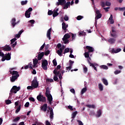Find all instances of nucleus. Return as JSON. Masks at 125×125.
Here are the masks:
<instances>
[{"instance_id": "obj_25", "label": "nucleus", "mask_w": 125, "mask_h": 125, "mask_svg": "<svg viewBox=\"0 0 125 125\" xmlns=\"http://www.w3.org/2000/svg\"><path fill=\"white\" fill-rule=\"evenodd\" d=\"M70 38H71V36H70V35H69V34H65L62 39L65 40H68V39H70Z\"/></svg>"}, {"instance_id": "obj_1", "label": "nucleus", "mask_w": 125, "mask_h": 125, "mask_svg": "<svg viewBox=\"0 0 125 125\" xmlns=\"http://www.w3.org/2000/svg\"><path fill=\"white\" fill-rule=\"evenodd\" d=\"M10 74L12 75L11 77H10V81L11 83H14L18 78H19V74L18 73V71H9Z\"/></svg>"}, {"instance_id": "obj_15", "label": "nucleus", "mask_w": 125, "mask_h": 125, "mask_svg": "<svg viewBox=\"0 0 125 125\" xmlns=\"http://www.w3.org/2000/svg\"><path fill=\"white\" fill-rule=\"evenodd\" d=\"M58 2L57 3V5H63L66 3V1L65 0H58Z\"/></svg>"}, {"instance_id": "obj_58", "label": "nucleus", "mask_w": 125, "mask_h": 125, "mask_svg": "<svg viewBox=\"0 0 125 125\" xmlns=\"http://www.w3.org/2000/svg\"><path fill=\"white\" fill-rule=\"evenodd\" d=\"M30 105V103L26 102L24 105V107H26V108H28Z\"/></svg>"}, {"instance_id": "obj_2", "label": "nucleus", "mask_w": 125, "mask_h": 125, "mask_svg": "<svg viewBox=\"0 0 125 125\" xmlns=\"http://www.w3.org/2000/svg\"><path fill=\"white\" fill-rule=\"evenodd\" d=\"M31 85L34 88H37L38 86H39V82H38L37 77H34L33 80L31 82Z\"/></svg>"}, {"instance_id": "obj_40", "label": "nucleus", "mask_w": 125, "mask_h": 125, "mask_svg": "<svg viewBox=\"0 0 125 125\" xmlns=\"http://www.w3.org/2000/svg\"><path fill=\"white\" fill-rule=\"evenodd\" d=\"M26 3H28V0H27L21 1V4L22 5H25Z\"/></svg>"}, {"instance_id": "obj_9", "label": "nucleus", "mask_w": 125, "mask_h": 125, "mask_svg": "<svg viewBox=\"0 0 125 125\" xmlns=\"http://www.w3.org/2000/svg\"><path fill=\"white\" fill-rule=\"evenodd\" d=\"M96 14L97 15L95 18V19H96V20H98V19H100V18L102 17V14L100 13V11H99V10L96 11Z\"/></svg>"}, {"instance_id": "obj_54", "label": "nucleus", "mask_w": 125, "mask_h": 125, "mask_svg": "<svg viewBox=\"0 0 125 125\" xmlns=\"http://www.w3.org/2000/svg\"><path fill=\"white\" fill-rule=\"evenodd\" d=\"M46 81L48 83H53V79H47Z\"/></svg>"}, {"instance_id": "obj_41", "label": "nucleus", "mask_w": 125, "mask_h": 125, "mask_svg": "<svg viewBox=\"0 0 125 125\" xmlns=\"http://www.w3.org/2000/svg\"><path fill=\"white\" fill-rule=\"evenodd\" d=\"M62 41H63V42H64V43L65 44H66V43H69V40H68V39H62Z\"/></svg>"}, {"instance_id": "obj_52", "label": "nucleus", "mask_w": 125, "mask_h": 125, "mask_svg": "<svg viewBox=\"0 0 125 125\" xmlns=\"http://www.w3.org/2000/svg\"><path fill=\"white\" fill-rule=\"evenodd\" d=\"M54 11L49 10L48 12V15H52L53 14Z\"/></svg>"}, {"instance_id": "obj_12", "label": "nucleus", "mask_w": 125, "mask_h": 125, "mask_svg": "<svg viewBox=\"0 0 125 125\" xmlns=\"http://www.w3.org/2000/svg\"><path fill=\"white\" fill-rule=\"evenodd\" d=\"M46 97H47V101H48L50 105H51V104H52V100L53 99L52 98V96L51 95H50L49 96Z\"/></svg>"}, {"instance_id": "obj_7", "label": "nucleus", "mask_w": 125, "mask_h": 125, "mask_svg": "<svg viewBox=\"0 0 125 125\" xmlns=\"http://www.w3.org/2000/svg\"><path fill=\"white\" fill-rule=\"evenodd\" d=\"M64 49H65V46H64V45H62V47L60 48L59 50H58L57 51V54H58L59 56H62L63 55L62 54V52H63V50H64Z\"/></svg>"}, {"instance_id": "obj_43", "label": "nucleus", "mask_w": 125, "mask_h": 125, "mask_svg": "<svg viewBox=\"0 0 125 125\" xmlns=\"http://www.w3.org/2000/svg\"><path fill=\"white\" fill-rule=\"evenodd\" d=\"M5 103L7 105H9V104H11L12 103L11 101L10 100H7L5 101Z\"/></svg>"}, {"instance_id": "obj_57", "label": "nucleus", "mask_w": 125, "mask_h": 125, "mask_svg": "<svg viewBox=\"0 0 125 125\" xmlns=\"http://www.w3.org/2000/svg\"><path fill=\"white\" fill-rule=\"evenodd\" d=\"M64 20H65V21H68V20H69V17L67 15H65Z\"/></svg>"}, {"instance_id": "obj_42", "label": "nucleus", "mask_w": 125, "mask_h": 125, "mask_svg": "<svg viewBox=\"0 0 125 125\" xmlns=\"http://www.w3.org/2000/svg\"><path fill=\"white\" fill-rule=\"evenodd\" d=\"M90 66L91 67H92V68H93L94 69V70H96V72H97V68H96V67H95V65H94V64L92 63V64H91Z\"/></svg>"}, {"instance_id": "obj_27", "label": "nucleus", "mask_w": 125, "mask_h": 125, "mask_svg": "<svg viewBox=\"0 0 125 125\" xmlns=\"http://www.w3.org/2000/svg\"><path fill=\"white\" fill-rule=\"evenodd\" d=\"M86 90H87V89L86 88V87H85L84 88H83L82 90H81V94L82 95H83V93H84L85 92H86Z\"/></svg>"}, {"instance_id": "obj_24", "label": "nucleus", "mask_w": 125, "mask_h": 125, "mask_svg": "<svg viewBox=\"0 0 125 125\" xmlns=\"http://www.w3.org/2000/svg\"><path fill=\"white\" fill-rule=\"evenodd\" d=\"M97 114L96 115L97 118H99V117L101 116L102 115V110L101 109H99L98 111L97 112Z\"/></svg>"}, {"instance_id": "obj_29", "label": "nucleus", "mask_w": 125, "mask_h": 125, "mask_svg": "<svg viewBox=\"0 0 125 125\" xmlns=\"http://www.w3.org/2000/svg\"><path fill=\"white\" fill-rule=\"evenodd\" d=\"M100 68H101V69H103L104 70H108V66H107V65H101Z\"/></svg>"}, {"instance_id": "obj_34", "label": "nucleus", "mask_w": 125, "mask_h": 125, "mask_svg": "<svg viewBox=\"0 0 125 125\" xmlns=\"http://www.w3.org/2000/svg\"><path fill=\"white\" fill-rule=\"evenodd\" d=\"M53 64L55 67L57 66V61H56V59H55L53 60Z\"/></svg>"}, {"instance_id": "obj_44", "label": "nucleus", "mask_w": 125, "mask_h": 125, "mask_svg": "<svg viewBox=\"0 0 125 125\" xmlns=\"http://www.w3.org/2000/svg\"><path fill=\"white\" fill-rule=\"evenodd\" d=\"M17 39L15 38L12 40H11L10 42H11V44H12V43H13L14 42H15L16 41Z\"/></svg>"}, {"instance_id": "obj_59", "label": "nucleus", "mask_w": 125, "mask_h": 125, "mask_svg": "<svg viewBox=\"0 0 125 125\" xmlns=\"http://www.w3.org/2000/svg\"><path fill=\"white\" fill-rule=\"evenodd\" d=\"M28 22H29V23H31V25H33L35 21V20H31Z\"/></svg>"}, {"instance_id": "obj_60", "label": "nucleus", "mask_w": 125, "mask_h": 125, "mask_svg": "<svg viewBox=\"0 0 125 125\" xmlns=\"http://www.w3.org/2000/svg\"><path fill=\"white\" fill-rule=\"evenodd\" d=\"M45 45V43H44L43 45L40 47V50H42L44 48V46Z\"/></svg>"}, {"instance_id": "obj_46", "label": "nucleus", "mask_w": 125, "mask_h": 125, "mask_svg": "<svg viewBox=\"0 0 125 125\" xmlns=\"http://www.w3.org/2000/svg\"><path fill=\"white\" fill-rule=\"evenodd\" d=\"M49 53H50V51H49V50H47L45 52L44 55H45L46 56H47V55H48Z\"/></svg>"}, {"instance_id": "obj_3", "label": "nucleus", "mask_w": 125, "mask_h": 125, "mask_svg": "<svg viewBox=\"0 0 125 125\" xmlns=\"http://www.w3.org/2000/svg\"><path fill=\"white\" fill-rule=\"evenodd\" d=\"M37 99L40 102H43L45 103L46 102V98L45 97H43V95L40 94L37 97Z\"/></svg>"}, {"instance_id": "obj_11", "label": "nucleus", "mask_w": 125, "mask_h": 125, "mask_svg": "<svg viewBox=\"0 0 125 125\" xmlns=\"http://www.w3.org/2000/svg\"><path fill=\"white\" fill-rule=\"evenodd\" d=\"M68 25L66 24L64 22L62 23V29L63 31H65L64 32L66 33V31L67 30V28L68 27Z\"/></svg>"}, {"instance_id": "obj_4", "label": "nucleus", "mask_w": 125, "mask_h": 125, "mask_svg": "<svg viewBox=\"0 0 125 125\" xmlns=\"http://www.w3.org/2000/svg\"><path fill=\"white\" fill-rule=\"evenodd\" d=\"M47 65H48V62L47 60H44L42 61V67L43 70L46 71L47 70Z\"/></svg>"}, {"instance_id": "obj_32", "label": "nucleus", "mask_w": 125, "mask_h": 125, "mask_svg": "<svg viewBox=\"0 0 125 125\" xmlns=\"http://www.w3.org/2000/svg\"><path fill=\"white\" fill-rule=\"evenodd\" d=\"M79 35L80 36H83L84 37V36H86V33L83 31H82L79 33Z\"/></svg>"}, {"instance_id": "obj_55", "label": "nucleus", "mask_w": 125, "mask_h": 125, "mask_svg": "<svg viewBox=\"0 0 125 125\" xmlns=\"http://www.w3.org/2000/svg\"><path fill=\"white\" fill-rule=\"evenodd\" d=\"M68 109L70 110V111H74V108H73V106H72L71 105H68Z\"/></svg>"}, {"instance_id": "obj_20", "label": "nucleus", "mask_w": 125, "mask_h": 125, "mask_svg": "<svg viewBox=\"0 0 125 125\" xmlns=\"http://www.w3.org/2000/svg\"><path fill=\"white\" fill-rule=\"evenodd\" d=\"M44 56V53L42 52L40 54H38V60L40 61L42 60V58Z\"/></svg>"}, {"instance_id": "obj_51", "label": "nucleus", "mask_w": 125, "mask_h": 125, "mask_svg": "<svg viewBox=\"0 0 125 125\" xmlns=\"http://www.w3.org/2000/svg\"><path fill=\"white\" fill-rule=\"evenodd\" d=\"M121 72H122L121 70H116L115 71H114V74L115 75H118V74H120V73H121Z\"/></svg>"}, {"instance_id": "obj_61", "label": "nucleus", "mask_w": 125, "mask_h": 125, "mask_svg": "<svg viewBox=\"0 0 125 125\" xmlns=\"http://www.w3.org/2000/svg\"><path fill=\"white\" fill-rule=\"evenodd\" d=\"M111 28H112V30H111L112 33H116V30H115L116 28L113 26H112Z\"/></svg>"}, {"instance_id": "obj_35", "label": "nucleus", "mask_w": 125, "mask_h": 125, "mask_svg": "<svg viewBox=\"0 0 125 125\" xmlns=\"http://www.w3.org/2000/svg\"><path fill=\"white\" fill-rule=\"evenodd\" d=\"M87 61L88 64H89L90 66V65H92V64H93L92 63H91L90 62V61H91V58H90L89 57L87 58Z\"/></svg>"}, {"instance_id": "obj_38", "label": "nucleus", "mask_w": 125, "mask_h": 125, "mask_svg": "<svg viewBox=\"0 0 125 125\" xmlns=\"http://www.w3.org/2000/svg\"><path fill=\"white\" fill-rule=\"evenodd\" d=\"M86 107H88V108H92L93 109H94V108H95V105H94V104H92V105L87 104Z\"/></svg>"}, {"instance_id": "obj_6", "label": "nucleus", "mask_w": 125, "mask_h": 125, "mask_svg": "<svg viewBox=\"0 0 125 125\" xmlns=\"http://www.w3.org/2000/svg\"><path fill=\"white\" fill-rule=\"evenodd\" d=\"M20 90V86H13L10 90L11 93H17Z\"/></svg>"}, {"instance_id": "obj_64", "label": "nucleus", "mask_w": 125, "mask_h": 125, "mask_svg": "<svg viewBox=\"0 0 125 125\" xmlns=\"http://www.w3.org/2000/svg\"><path fill=\"white\" fill-rule=\"evenodd\" d=\"M83 71L84 73H87V67H86V66L83 68Z\"/></svg>"}, {"instance_id": "obj_31", "label": "nucleus", "mask_w": 125, "mask_h": 125, "mask_svg": "<svg viewBox=\"0 0 125 125\" xmlns=\"http://www.w3.org/2000/svg\"><path fill=\"white\" fill-rule=\"evenodd\" d=\"M20 120V117H17L13 120V123H17Z\"/></svg>"}, {"instance_id": "obj_53", "label": "nucleus", "mask_w": 125, "mask_h": 125, "mask_svg": "<svg viewBox=\"0 0 125 125\" xmlns=\"http://www.w3.org/2000/svg\"><path fill=\"white\" fill-rule=\"evenodd\" d=\"M105 5L106 6H111V2L109 1H106L105 2Z\"/></svg>"}, {"instance_id": "obj_17", "label": "nucleus", "mask_w": 125, "mask_h": 125, "mask_svg": "<svg viewBox=\"0 0 125 125\" xmlns=\"http://www.w3.org/2000/svg\"><path fill=\"white\" fill-rule=\"evenodd\" d=\"M51 34V28H50L49 30H48L47 32V38L49 39V40H51V37H50V35Z\"/></svg>"}, {"instance_id": "obj_26", "label": "nucleus", "mask_w": 125, "mask_h": 125, "mask_svg": "<svg viewBox=\"0 0 125 125\" xmlns=\"http://www.w3.org/2000/svg\"><path fill=\"white\" fill-rule=\"evenodd\" d=\"M103 83L104 84V85H108V81H107V80H106L105 79L103 78L102 80Z\"/></svg>"}, {"instance_id": "obj_30", "label": "nucleus", "mask_w": 125, "mask_h": 125, "mask_svg": "<svg viewBox=\"0 0 125 125\" xmlns=\"http://www.w3.org/2000/svg\"><path fill=\"white\" fill-rule=\"evenodd\" d=\"M98 86L99 89L100 90V91H102L103 90V85H102L101 83H99Z\"/></svg>"}, {"instance_id": "obj_50", "label": "nucleus", "mask_w": 125, "mask_h": 125, "mask_svg": "<svg viewBox=\"0 0 125 125\" xmlns=\"http://www.w3.org/2000/svg\"><path fill=\"white\" fill-rule=\"evenodd\" d=\"M27 89H28V90L30 89H31V90H33V89H34V88L33 87V86H28L27 87Z\"/></svg>"}, {"instance_id": "obj_56", "label": "nucleus", "mask_w": 125, "mask_h": 125, "mask_svg": "<svg viewBox=\"0 0 125 125\" xmlns=\"http://www.w3.org/2000/svg\"><path fill=\"white\" fill-rule=\"evenodd\" d=\"M69 66H73V64H74V61H72V60H69Z\"/></svg>"}, {"instance_id": "obj_28", "label": "nucleus", "mask_w": 125, "mask_h": 125, "mask_svg": "<svg viewBox=\"0 0 125 125\" xmlns=\"http://www.w3.org/2000/svg\"><path fill=\"white\" fill-rule=\"evenodd\" d=\"M70 4H71V2H67L63 7V9H65V8H68L69 7V6H70Z\"/></svg>"}, {"instance_id": "obj_18", "label": "nucleus", "mask_w": 125, "mask_h": 125, "mask_svg": "<svg viewBox=\"0 0 125 125\" xmlns=\"http://www.w3.org/2000/svg\"><path fill=\"white\" fill-rule=\"evenodd\" d=\"M3 50H4V51H10V50H11V47L8 45H6L5 47L3 48Z\"/></svg>"}, {"instance_id": "obj_16", "label": "nucleus", "mask_w": 125, "mask_h": 125, "mask_svg": "<svg viewBox=\"0 0 125 125\" xmlns=\"http://www.w3.org/2000/svg\"><path fill=\"white\" fill-rule=\"evenodd\" d=\"M45 96H48L51 95L50 94V89L49 88V87H47L46 88V91H45Z\"/></svg>"}, {"instance_id": "obj_23", "label": "nucleus", "mask_w": 125, "mask_h": 125, "mask_svg": "<svg viewBox=\"0 0 125 125\" xmlns=\"http://www.w3.org/2000/svg\"><path fill=\"white\" fill-rule=\"evenodd\" d=\"M77 115H78V111H75L72 113L71 116L73 119L71 120V123L73 122V121H74V119L76 118V116H77Z\"/></svg>"}, {"instance_id": "obj_63", "label": "nucleus", "mask_w": 125, "mask_h": 125, "mask_svg": "<svg viewBox=\"0 0 125 125\" xmlns=\"http://www.w3.org/2000/svg\"><path fill=\"white\" fill-rule=\"evenodd\" d=\"M29 100H30V101H32V102H35V99L33 97L29 98Z\"/></svg>"}, {"instance_id": "obj_39", "label": "nucleus", "mask_w": 125, "mask_h": 125, "mask_svg": "<svg viewBox=\"0 0 125 125\" xmlns=\"http://www.w3.org/2000/svg\"><path fill=\"white\" fill-rule=\"evenodd\" d=\"M84 57L85 58L89 57V53L88 52H86L84 53Z\"/></svg>"}, {"instance_id": "obj_33", "label": "nucleus", "mask_w": 125, "mask_h": 125, "mask_svg": "<svg viewBox=\"0 0 125 125\" xmlns=\"http://www.w3.org/2000/svg\"><path fill=\"white\" fill-rule=\"evenodd\" d=\"M21 110V104H20L15 111V113H19Z\"/></svg>"}, {"instance_id": "obj_13", "label": "nucleus", "mask_w": 125, "mask_h": 125, "mask_svg": "<svg viewBox=\"0 0 125 125\" xmlns=\"http://www.w3.org/2000/svg\"><path fill=\"white\" fill-rule=\"evenodd\" d=\"M122 49L121 48H117V49L113 48L111 50V53L114 54V53H118V52H121Z\"/></svg>"}, {"instance_id": "obj_14", "label": "nucleus", "mask_w": 125, "mask_h": 125, "mask_svg": "<svg viewBox=\"0 0 125 125\" xmlns=\"http://www.w3.org/2000/svg\"><path fill=\"white\" fill-rule=\"evenodd\" d=\"M86 48L88 50V52H89V53H90V52H93V51H94V48L91 46H86Z\"/></svg>"}, {"instance_id": "obj_8", "label": "nucleus", "mask_w": 125, "mask_h": 125, "mask_svg": "<svg viewBox=\"0 0 125 125\" xmlns=\"http://www.w3.org/2000/svg\"><path fill=\"white\" fill-rule=\"evenodd\" d=\"M11 24L12 25V27L13 28H14V27H15L16 25H17V24H18L19 22H16V19H15V18H13V19H12V20H11Z\"/></svg>"}, {"instance_id": "obj_37", "label": "nucleus", "mask_w": 125, "mask_h": 125, "mask_svg": "<svg viewBox=\"0 0 125 125\" xmlns=\"http://www.w3.org/2000/svg\"><path fill=\"white\" fill-rule=\"evenodd\" d=\"M70 52V49L69 48H66L64 49V51L63 52V54H65V53H68V52Z\"/></svg>"}, {"instance_id": "obj_19", "label": "nucleus", "mask_w": 125, "mask_h": 125, "mask_svg": "<svg viewBox=\"0 0 125 125\" xmlns=\"http://www.w3.org/2000/svg\"><path fill=\"white\" fill-rule=\"evenodd\" d=\"M108 42L110 43V44H113L116 42V39L114 38H110L107 40Z\"/></svg>"}, {"instance_id": "obj_36", "label": "nucleus", "mask_w": 125, "mask_h": 125, "mask_svg": "<svg viewBox=\"0 0 125 125\" xmlns=\"http://www.w3.org/2000/svg\"><path fill=\"white\" fill-rule=\"evenodd\" d=\"M58 15H59V13H58V12H54L53 13V17H54V18L55 17H56L57 16H58Z\"/></svg>"}, {"instance_id": "obj_62", "label": "nucleus", "mask_w": 125, "mask_h": 125, "mask_svg": "<svg viewBox=\"0 0 125 125\" xmlns=\"http://www.w3.org/2000/svg\"><path fill=\"white\" fill-rule=\"evenodd\" d=\"M79 125H83V123L81 120H77Z\"/></svg>"}, {"instance_id": "obj_49", "label": "nucleus", "mask_w": 125, "mask_h": 125, "mask_svg": "<svg viewBox=\"0 0 125 125\" xmlns=\"http://www.w3.org/2000/svg\"><path fill=\"white\" fill-rule=\"evenodd\" d=\"M83 17L82 16H78L77 17V20H82V19H83Z\"/></svg>"}, {"instance_id": "obj_48", "label": "nucleus", "mask_w": 125, "mask_h": 125, "mask_svg": "<svg viewBox=\"0 0 125 125\" xmlns=\"http://www.w3.org/2000/svg\"><path fill=\"white\" fill-rule=\"evenodd\" d=\"M101 5L102 7H105V5H106V4L105 3V2L102 1L101 2Z\"/></svg>"}, {"instance_id": "obj_5", "label": "nucleus", "mask_w": 125, "mask_h": 125, "mask_svg": "<svg viewBox=\"0 0 125 125\" xmlns=\"http://www.w3.org/2000/svg\"><path fill=\"white\" fill-rule=\"evenodd\" d=\"M31 11H33V8H32V7L29 8L28 10L25 11L24 15L26 18H30V17H31Z\"/></svg>"}, {"instance_id": "obj_21", "label": "nucleus", "mask_w": 125, "mask_h": 125, "mask_svg": "<svg viewBox=\"0 0 125 125\" xmlns=\"http://www.w3.org/2000/svg\"><path fill=\"white\" fill-rule=\"evenodd\" d=\"M49 110H50V119H51V120H52L53 119V115H54V114L53 113V109H52V108H49Z\"/></svg>"}, {"instance_id": "obj_10", "label": "nucleus", "mask_w": 125, "mask_h": 125, "mask_svg": "<svg viewBox=\"0 0 125 125\" xmlns=\"http://www.w3.org/2000/svg\"><path fill=\"white\" fill-rule=\"evenodd\" d=\"M41 110L42 111H43V112H46V110H47V104H43L41 107Z\"/></svg>"}, {"instance_id": "obj_47", "label": "nucleus", "mask_w": 125, "mask_h": 125, "mask_svg": "<svg viewBox=\"0 0 125 125\" xmlns=\"http://www.w3.org/2000/svg\"><path fill=\"white\" fill-rule=\"evenodd\" d=\"M33 64H38V62H39V60L35 59H33Z\"/></svg>"}, {"instance_id": "obj_45", "label": "nucleus", "mask_w": 125, "mask_h": 125, "mask_svg": "<svg viewBox=\"0 0 125 125\" xmlns=\"http://www.w3.org/2000/svg\"><path fill=\"white\" fill-rule=\"evenodd\" d=\"M54 81H55V82H59V80H58V77H57V76H54Z\"/></svg>"}, {"instance_id": "obj_22", "label": "nucleus", "mask_w": 125, "mask_h": 125, "mask_svg": "<svg viewBox=\"0 0 125 125\" xmlns=\"http://www.w3.org/2000/svg\"><path fill=\"white\" fill-rule=\"evenodd\" d=\"M11 54L8 53V54H6L4 57L5 58H6V60L8 61V60H10V59H11Z\"/></svg>"}]
</instances>
